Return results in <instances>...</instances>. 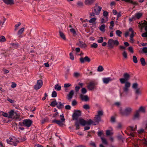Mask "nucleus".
<instances>
[{"mask_svg": "<svg viewBox=\"0 0 147 147\" xmlns=\"http://www.w3.org/2000/svg\"><path fill=\"white\" fill-rule=\"evenodd\" d=\"M123 78H120V82L121 84H124V85L123 88V92L120 93V96H121L123 94H127L129 90V88L131 86V83L128 82V80L130 78L129 74L127 72L124 73L123 75Z\"/></svg>", "mask_w": 147, "mask_h": 147, "instance_id": "nucleus-1", "label": "nucleus"}, {"mask_svg": "<svg viewBox=\"0 0 147 147\" xmlns=\"http://www.w3.org/2000/svg\"><path fill=\"white\" fill-rule=\"evenodd\" d=\"M94 123L93 121L90 119H89L88 121H86L83 119L80 118L78 120H76V121L75 125L76 127V129L78 130L80 129V124L83 126H84L86 125H89L91 124H93L94 125H96L95 124H93Z\"/></svg>", "mask_w": 147, "mask_h": 147, "instance_id": "nucleus-2", "label": "nucleus"}, {"mask_svg": "<svg viewBox=\"0 0 147 147\" xmlns=\"http://www.w3.org/2000/svg\"><path fill=\"white\" fill-rule=\"evenodd\" d=\"M102 9V7L100 6H98L96 4L95 6L92 8V12L90 13V18L92 16H94L95 15H98Z\"/></svg>", "mask_w": 147, "mask_h": 147, "instance_id": "nucleus-3", "label": "nucleus"}, {"mask_svg": "<svg viewBox=\"0 0 147 147\" xmlns=\"http://www.w3.org/2000/svg\"><path fill=\"white\" fill-rule=\"evenodd\" d=\"M119 44L118 41L117 40H113L112 39H109L108 42V47L110 49H113L114 46H117Z\"/></svg>", "mask_w": 147, "mask_h": 147, "instance_id": "nucleus-4", "label": "nucleus"}, {"mask_svg": "<svg viewBox=\"0 0 147 147\" xmlns=\"http://www.w3.org/2000/svg\"><path fill=\"white\" fill-rule=\"evenodd\" d=\"M132 111V109L130 107H126L124 111L120 110V113L123 116H127L129 115Z\"/></svg>", "mask_w": 147, "mask_h": 147, "instance_id": "nucleus-5", "label": "nucleus"}, {"mask_svg": "<svg viewBox=\"0 0 147 147\" xmlns=\"http://www.w3.org/2000/svg\"><path fill=\"white\" fill-rule=\"evenodd\" d=\"M20 115L13 110H11L9 112L8 118L17 119L20 118Z\"/></svg>", "mask_w": 147, "mask_h": 147, "instance_id": "nucleus-6", "label": "nucleus"}, {"mask_svg": "<svg viewBox=\"0 0 147 147\" xmlns=\"http://www.w3.org/2000/svg\"><path fill=\"white\" fill-rule=\"evenodd\" d=\"M138 84L137 83H133L132 84V88L135 89V93L136 95H140L141 94V92L140 88H138Z\"/></svg>", "mask_w": 147, "mask_h": 147, "instance_id": "nucleus-7", "label": "nucleus"}, {"mask_svg": "<svg viewBox=\"0 0 147 147\" xmlns=\"http://www.w3.org/2000/svg\"><path fill=\"white\" fill-rule=\"evenodd\" d=\"M32 123V121L30 119H26L23 120V123L24 126L28 127L31 126Z\"/></svg>", "mask_w": 147, "mask_h": 147, "instance_id": "nucleus-8", "label": "nucleus"}, {"mask_svg": "<svg viewBox=\"0 0 147 147\" xmlns=\"http://www.w3.org/2000/svg\"><path fill=\"white\" fill-rule=\"evenodd\" d=\"M81 115V112L80 111H75L72 116L73 120H78V117Z\"/></svg>", "mask_w": 147, "mask_h": 147, "instance_id": "nucleus-9", "label": "nucleus"}, {"mask_svg": "<svg viewBox=\"0 0 147 147\" xmlns=\"http://www.w3.org/2000/svg\"><path fill=\"white\" fill-rule=\"evenodd\" d=\"M42 84L43 82L42 80H37L36 84L34 86V89L36 90L39 89L42 86Z\"/></svg>", "mask_w": 147, "mask_h": 147, "instance_id": "nucleus-10", "label": "nucleus"}, {"mask_svg": "<svg viewBox=\"0 0 147 147\" xmlns=\"http://www.w3.org/2000/svg\"><path fill=\"white\" fill-rule=\"evenodd\" d=\"M7 142L8 144L16 146L17 145V143L19 142V141L16 139L13 140H9V139H7Z\"/></svg>", "mask_w": 147, "mask_h": 147, "instance_id": "nucleus-11", "label": "nucleus"}, {"mask_svg": "<svg viewBox=\"0 0 147 147\" xmlns=\"http://www.w3.org/2000/svg\"><path fill=\"white\" fill-rule=\"evenodd\" d=\"M96 84L94 82H91L89 83L87 87L90 90H92L94 88V86Z\"/></svg>", "mask_w": 147, "mask_h": 147, "instance_id": "nucleus-12", "label": "nucleus"}, {"mask_svg": "<svg viewBox=\"0 0 147 147\" xmlns=\"http://www.w3.org/2000/svg\"><path fill=\"white\" fill-rule=\"evenodd\" d=\"M80 60L81 63H83L85 61L89 62L90 61V59L88 57L86 56L84 58H80Z\"/></svg>", "mask_w": 147, "mask_h": 147, "instance_id": "nucleus-13", "label": "nucleus"}, {"mask_svg": "<svg viewBox=\"0 0 147 147\" xmlns=\"http://www.w3.org/2000/svg\"><path fill=\"white\" fill-rule=\"evenodd\" d=\"M64 121H62L61 120H53L52 121V123H55L60 126H62L63 124V122Z\"/></svg>", "mask_w": 147, "mask_h": 147, "instance_id": "nucleus-14", "label": "nucleus"}, {"mask_svg": "<svg viewBox=\"0 0 147 147\" xmlns=\"http://www.w3.org/2000/svg\"><path fill=\"white\" fill-rule=\"evenodd\" d=\"M95 1V0H85L84 3L86 5H91Z\"/></svg>", "mask_w": 147, "mask_h": 147, "instance_id": "nucleus-15", "label": "nucleus"}, {"mask_svg": "<svg viewBox=\"0 0 147 147\" xmlns=\"http://www.w3.org/2000/svg\"><path fill=\"white\" fill-rule=\"evenodd\" d=\"M80 96L82 100L87 101L89 100V98L87 95H84L82 94H80Z\"/></svg>", "mask_w": 147, "mask_h": 147, "instance_id": "nucleus-16", "label": "nucleus"}, {"mask_svg": "<svg viewBox=\"0 0 147 147\" xmlns=\"http://www.w3.org/2000/svg\"><path fill=\"white\" fill-rule=\"evenodd\" d=\"M102 80L104 83L107 84L109 82L111 81L112 79L110 78H103Z\"/></svg>", "mask_w": 147, "mask_h": 147, "instance_id": "nucleus-17", "label": "nucleus"}, {"mask_svg": "<svg viewBox=\"0 0 147 147\" xmlns=\"http://www.w3.org/2000/svg\"><path fill=\"white\" fill-rule=\"evenodd\" d=\"M140 117V113L139 111H137L134 114L133 117L134 120L138 119Z\"/></svg>", "mask_w": 147, "mask_h": 147, "instance_id": "nucleus-18", "label": "nucleus"}, {"mask_svg": "<svg viewBox=\"0 0 147 147\" xmlns=\"http://www.w3.org/2000/svg\"><path fill=\"white\" fill-rule=\"evenodd\" d=\"M77 45L80 47L82 48H85L87 47V45L82 41H80L79 43Z\"/></svg>", "mask_w": 147, "mask_h": 147, "instance_id": "nucleus-19", "label": "nucleus"}, {"mask_svg": "<svg viewBox=\"0 0 147 147\" xmlns=\"http://www.w3.org/2000/svg\"><path fill=\"white\" fill-rule=\"evenodd\" d=\"M5 4L7 5H12L14 4L13 0H3Z\"/></svg>", "mask_w": 147, "mask_h": 147, "instance_id": "nucleus-20", "label": "nucleus"}, {"mask_svg": "<svg viewBox=\"0 0 147 147\" xmlns=\"http://www.w3.org/2000/svg\"><path fill=\"white\" fill-rule=\"evenodd\" d=\"M137 129V125H135L134 127L133 126H129L127 127V129L129 131H135Z\"/></svg>", "mask_w": 147, "mask_h": 147, "instance_id": "nucleus-21", "label": "nucleus"}, {"mask_svg": "<svg viewBox=\"0 0 147 147\" xmlns=\"http://www.w3.org/2000/svg\"><path fill=\"white\" fill-rule=\"evenodd\" d=\"M59 36L63 40H66V38L64 34L61 31H59Z\"/></svg>", "mask_w": 147, "mask_h": 147, "instance_id": "nucleus-22", "label": "nucleus"}, {"mask_svg": "<svg viewBox=\"0 0 147 147\" xmlns=\"http://www.w3.org/2000/svg\"><path fill=\"white\" fill-rule=\"evenodd\" d=\"M74 94V91L73 90H71L68 95V99L71 100Z\"/></svg>", "mask_w": 147, "mask_h": 147, "instance_id": "nucleus-23", "label": "nucleus"}, {"mask_svg": "<svg viewBox=\"0 0 147 147\" xmlns=\"http://www.w3.org/2000/svg\"><path fill=\"white\" fill-rule=\"evenodd\" d=\"M24 28H22L20 29L18 32V34L19 35L20 37H22V36L21 35V34H22L23 32L24 31Z\"/></svg>", "mask_w": 147, "mask_h": 147, "instance_id": "nucleus-24", "label": "nucleus"}, {"mask_svg": "<svg viewBox=\"0 0 147 147\" xmlns=\"http://www.w3.org/2000/svg\"><path fill=\"white\" fill-rule=\"evenodd\" d=\"M94 120L95 122L98 123L101 121V117L96 115L94 118Z\"/></svg>", "mask_w": 147, "mask_h": 147, "instance_id": "nucleus-25", "label": "nucleus"}, {"mask_svg": "<svg viewBox=\"0 0 147 147\" xmlns=\"http://www.w3.org/2000/svg\"><path fill=\"white\" fill-rule=\"evenodd\" d=\"M64 107V105L60 102H58L57 103V107L59 109L63 108Z\"/></svg>", "mask_w": 147, "mask_h": 147, "instance_id": "nucleus-26", "label": "nucleus"}, {"mask_svg": "<svg viewBox=\"0 0 147 147\" xmlns=\"http://www.w3.org/2000/svg\"><path fill=\"white\" fill-rule=\"evenodd\" d=\"M122 1H125L126 2H128L129 3H131L132 4L134 5H137L138 4V3H137L136 2H134L133 1H132L131 0H121Z\"/></svg>", "mask_w": 147, "mask_h": 147, "instance_id": "nucleus-27", "label": "nucleus"}, {"mask_svg": "<svg viewBox=\"0 0 147 147\" xmlns=\"http://www.w3.org/2000/svg\"><path fill=\"white\" fill-rule=\"evenodd\" d=\"M129 34H131V35L130 36V37L131 38H133L134 37V32L132 29L131 28H130L129 29Z\"/></svg>", "mask_w": 147, "mask_h": 147, "instance_id": "nucleus-28", "label": "nucleus"}, {"mask_svg": "<svg viewBox=\"0 0 147 147\" xmlns=\"http://www.w3.org/2000/svg\"><path fill=\"white\" fill-rule=\"evenodd\" d=\"M77 4L78 7L82 8L84 6L83 3L81 1H78L77 3Z\"/></svg>", "mask_w": 147, "mask_h": 147, "instance_id": "nucleus-29", "label": "nucleus"}, {"mask_svg": "<svg viewBox=\"0 0 147 147\" xmlns=\"http://www.w3.org/2000/svg\"><path fill=\"white\" fill-rule=\"evenodd\" d=\"M6 41V39L5 37L3 36H0V42H3Z\"/></svg>", "mask_w": 147, "mask_h": 147, "instance_id": "nucleus-30", "label": "nucleus"}, {"mask_svg": "<svg viewBox=\"0 0 147 147\" xmlns=\"http://www.w3.org/2000/svg\"><path fill=\"white\" fill-rule=\"evenodd\" d=\"M55 89L58 91H59L61 90V87L58 84L55 85L54 87Z\"/></svg>", "mask_w": 147, "mask_h": 147, "instance_id": "nucleus-31", "label": "nucleus"}, {"mask_svg": "<svg viewBox=\"0 0 147 147\" xmlns=\"http://www.w3.org/2000/svg\"><path fill=\"white\" fill-rule=\"evenodd\" d=\"M57 102H56V100H55L54 101L52 102L50 104V105L54 107L55 106V105L57 106Z\"/></svg>", "mask_w": 147, "mask_h": 147, "instance_id": "nucleus-32", "label": "nucleus"}, {"mask_svg": "<svg viewBox=\"0 0 147 147\" xmlns=\"http://www.w3.org/2000/svg\"><path fill=\"white\" fill-rule=\"evenodd\" d=\"M105 24H102L100 26L99 28L101 31L104 32L105 31Z\"/></svg>", "mask_w": 147, "mask_h": 147, "instance_id": "nucleus-33", "label": "nucleus"}, {"mask_svg": "<svg viewBox=\"0 0 147 147\" xmlns=\"http://www.w3.org/2000/svg\"><path fill=\"white\" fill-rule=\"evenodd\" d=\"M144 131V130L142 128L138 130L137 132L138 133V136L140 134H142L143 133Z\"/></svg>", "mask_w": 147, "mask_h": 147, "instance_id": "nucleus-34", "label": "nucleus"}, {"mask_svg": "<svg viewBox=\"0 0 147 147\" xmlns=\"http://www.w3.org/2000/svg\"><path fill=\"white\" fill-rule=\"evenodd\" d=\"M104 69L102 66L100 65L97 68V71L98 72H101L103 71Z\"/></svg>", "mask_w": 147, "mask_h": 147, "instance_id": "nucleus-35", "label": "nucleus"}, {"mask_svg": "<svg viewBox=\"0 0 147 147\" xmlns=\"http://www.w3.org/2000/svg\"><path fill=\"white\" fill-rule=\"evenodd\" d=\"M140 60L142 65L143 66H144L146 65V62L144 59V58L142 57L140 59Z\"/></svg>", "mask_w": 147, "mask_h": 147, "instance_id": "nucleus-36", "label": "nucleus"}, {"mask_svg": "<svg viewBox=\"0 0 147 147\" xmlns=\"http://www.w3.org/2000/svg\"><path fill=\"white\" fill-rule=\"evenodd\" d=\"M101 139L102 142L103 144L106 145L108 144V142L105 138L103 137H101Z\"/></svg>", "mask_w": 147, "mask_h": 147, "instance_id": "nucleus-37", "label": "nucleus"}, {"mask_svg": "<svg viewBox=\"0 0 147 147\" xmlns=\"http://www.w3.org/2000/svg\"><path fill=\"white\" fill-rule=\"evenodd\" d=\"M142 15L141 13H137L135 14V16L136 18L139 19Z\"/></svg>", "mask_w": 147, "mask_h": 147, "instance_id": "nucleus-38", "label": "nucleus"}, {"mask_svg": "<svg viewBox=\"0 0 147 147\" xmlns=\"http://www.w3.org/2000/svg\"><path fill=\"white\" fill-rule=\"evenodd\" d=\"M137 111H139V113H140V111L144 113L145 112V110L143 107H140L139 110Z\"/></svg>", "mask_w": 147, "mask_h": 147, "instance_id": "nucleus-39", "label": "nucleus"}, {"mask_svg": "<svg viewBox=\"0 0 147 147\" xmlns=\"http://www.w3.org/2000/svg\"><path fill=\"white\" fill-rule=\"evenodd\" d=\"M83 108L86 110L89 109L90 108V107L89 105L86 104L84 105L83 107Z\"/></svg>", "mask_w": 147, "mask_h": 147, "instance_id": "nucleus-40", "label": "nucleus"}, {"mask_svg": "<svg viewBox=\"0 0 147 147\" xmlns=\"http://www.w3.org/2000/svg\"><path fill=\"white\" fill-rule=\"evenodd\" d=\"M103 111H99L97 112V115L100 116V117L103 115Z\"/></svg>", "mask_w": 147, "mask_h": 147, "instance_id": "nucleus-41", "label": "nucleus"}, {"mask_svg": "<svg viewBox=\"0 0 147 147\" xmlns=\"http://www.w3.org/2000/svg\"><path fill=\"white\" fill-rule=\"evenodd\" d=\"M90 47L91 48H96L98 47V45L96 43H94L92 44L91 45Z\"/></svg>", "mask_w": 147, "mask_h": 147, "instance_id": "nucleus-42", "label": "nucleus"}, {"mask_svg": "<svg viewBox=\"0 0 147 147\" xmlns=\"http://www.w3.org/2000/svg\"><path fill=\"white\" fill-rule=\"evenodd\" d=\"M132 59L133 62L135 63H137L138 62V60L136 56H133V57Z\"/></svg>", "mask_w": 147, "mask_h": 147, "instance_id": "nucleus-43", "label": "nucleus"}, {"mask_svg": "<svg viewBox=\"0 0 147 147\" xmlns=\"http://www.w3.org/2000/svg\"><path fill=\"white\" fill-rule=\"evenodd\" d=\"M116 33L117 35L118 36L120 37L121 36V34H122V32L120 30H117Z\"/></svg>", "mask_w": 147, "mask_h": 147, "instance_id": "nucleus-44", "label": "nucleus"}, {"mask_svg": "<svg viewBox=\"0 0 147 147\" xmlns=\"http://www.w3.org/2000/svg\"><path fill=\"white\" fill-rule=\"evenodd\" d=\"M96 18H93L91 19L89 21V23H92L96 21Z\"/></svg>", "mask_w": 147, "mask_h": 147, "instance_id": "nucleus-45", "label": "nucleus"}, {"mask_svg": "<svg viewBox=\"0 0 147 147\" xmlns=\"http://www.w3.org/2000/svg\"><path fill=\"white\" fill-rule=\"evenodd\" d=\"M74 76L76 78H78L80 76V74L79 73L75 72L74 73Z\"/></svg>", "mask_w": 147, "mask_h": 147, "instance_id": "nucleus-46", "label": "nucleus"}, {"mask_svg": "<svg viewBox=\"0 0 147 147\" xmlns=\"http://www.w3.org/2000/svg\"><path fill=\"white\" fill-rule=\"evenodd\" d=\"M69 55L70 59L72 60H74V57L73 55V52H71L69 53Z\"/></svg>", "mask_w": 147, "mask_h": 147, "instance_id": "nucleus-47", "label": "nucleus"}, {"mask_svg": "<svg viewBox=\"0 0 147 147\" xmlns=\"http://www.w3.org/2000/svg\"><path fill=\"white\" fill-rule=\"evenodd\" d=\"M103 41V39L102 37H100L99 38V39L97 40V42L99 43L102 42Z\"/></svg>", "mask_w": 147, "mask_h": 147, "instance_id": "nucleus-48", "label": "nucleus"}, {"mask_svg": "<svg viewBox=\"0 0 147 147\" xmlns=\"http://www.w3.org/2000/svg\"><path fill=\"white\" fill-rule=\"evenodd\" d=\"M122 55L125 58H127V54L126 52L125 51H123V53H122Z\"/></svg>", "mask_w": 147, "mask_h": 147, "instance_id": "nucleus-49", "label": "nucleus"}, {"mask_svg": "<svg viewBox=\"0 0 147 147\" xmlns=\"http://www.w3.org/2000/svg\"><path fill=\"white\" fill-rule=\"evenodd\" d=\"M52 96L53 97H55L57 96V93L56 91H53L52 93Z\"/></svg>", "mask_w": 147, "mask_h": 147, "instance_id": "nucleus-50", "label": "nucleus"}, {"mask_svg": "<svg viewBox=\"0 0 147 147\" xmlns=\"http://www.w3.org/2000/svg\"><path fill=\"white\" fill-rule=\"evenodd\" d=\"M21 25V23L20 22H18V24H16L15 25V31H16L20 25Z\"/></svg>", "mask_w": 147, "mask_h": 147, "instance_id": "nucleus-51", "label": "nucleus"}, {"mask_svg": "<svg viewBox=\"0 0 147 147\" xmlns=\"http://www.w3.org/2000/svg\"><path fill=\"white\" fill-rule=\"evenodd\" d=\"M81 92L82 94H85L87 90L85 88H83L81 89Z\"/></svg>", "mask_w": 147, "mask_h": 147, "instance_id": "nucleus-52", "label": "nucleus"}, {"mask_svg": "<svg viewBox=\"0 0 147 147\" xmlns=\"http://www.w3.org/2000/svg\"><path fill=\"white\" fill-rule=\"evenodd\" d=\"M70 30V32L73 34H76V32L74 29L71 28Z\"/></svg>", "mask_w": 147, "mask_h": 147, "instance_id": "nucleus-53", "label": "nucleus"}, {"mask_svg": "<svg viewBox=\"0 0 147 147\" xmlns=\"http://www.w3.org/2000/svg\"><path fill=\"white\" fill-rule=\"evenodd\" d=\"M128 50L129 51L132 53H134V51L132 47H129L128 48Z\"/></svg>", "mask_w": 147, "mask_h": 147, "instance_id": "nucleus-54", "label": "nucleus"}, {"mask_svg": "<svg viewBox=\"0 0 147 147\" xmlns=\"http://www.w3.org/2000/svg\"><path fill=\"white\" fill-rule=\"evenodd\" d=\"M112 133L111 132L110 130H107L106 131V134L107 136H109L111 135Z\"/></svg>", "mask_w": 147, "mask_h": 147, "instance_id": "nucleus-55", "label": "nucleus"}, {"mask_svg": "<svg viewBox=\"0 0 147 147\" xmlns=\"http://www.w3.org/2000/svg\"><path fill=\"white\" fill-rule=\"evenodd\" d=\"M5 117H7L8 118L9 115L6 113L3 112L2 114Z\"/></svg>", "mask_w": 147, "mask_h": 147, "instance_id": "nucleus-56", "label": "nucleus"}, {"mask_svg": "<svg viewBox=\"0 0 147 147\" xmlns=\"http://www.w3.org/2000/svg\"><path fill=\"white\" fill-rule=\"evenodd\" d=\"M72 105L73 106H74L77 105V102L75 100H74L72 102Z\"/></svg>", "mask_w": 147, "mask_h": 147, "instance_id": "nucleus-57", "label": "nucleus"}, {"mask_svg": "<svg viewBox=\"0 0 147 147\" xmlns=\"http://www.w3.org/2000/svg\"><path fill=\"white\" fill-rule=\"evenodd\" d=\"M71 85L69 83L65 84L64 85V87L65 88H68Z\"/></svg>", "mask_w": 147, "mask_h": 147, "instance_id": "nucleus-58", "label": "nucleus"}, {"mask_svg": "<svg viewBox=\"0 0 147 147\" xmlns=\"http://www.w3.org/2000/svg\"><path fill=\"white\" fill-rule=\"evenodd\" d=\"M80 49L79 48H76L75 49V51L76 53H78L80 52Z\"/></svg>", "mask_w": 147, "mask_h": 147, "instance_id": "nucleus-59", "label": "nucleus"}, {"mask_svg": "<svg viewBox=\"0 0 147 147\" xmlns=\"http://www.w3.org/2000/svg\"><path fill=\"white\" fill-rule=\"evenodd\" d=\"M103 15L105 17L107 16L108 15V12L107 11H105L103 13Z\"/></svg>", "mask_w": 147, "mask_h": 147, "instance_id": "nucleus-60", "label": "nucleus"}, {"mask_svg": "<svg viewBox=\"0 0 147 147\" xmlns=\"http://www.w3.org/2000/svg\"><path fill=\"white\" fill-rule=\"evenodd\" d=\"M71 106L69 105H67L65 106V109H66L69 110L71 109Z\"/></svg>", "mask_w": 147, "mask_h": 147, "instance_id": "nucleus-61", "label": "nucleus"}, {"mask_svg": "<svg viewBox=\"0 0 147 147\" xmlns=\"http://www.w3.org/2000/svg\"><path fill=\"white\" fill-rule=\"evenodd\" d=\"M16 84L15 83H14V82L12 83V84H11V86L12 88H15L16 87Z\"/></svg>", "mask_w": 147, "mask_h": 147, "instance_id": "nucleus-62", "label": "nucleus"}, {"mask_svg": "<svg viewBox=\"0 0 147 147\" xmlns=\"http://www.w3.org/2000/svg\"><path fill=\"white\" fill-rule=\"evenodd\" d=\"M142 36L144 37H147V32H146L143 33L142 34Z\"/></svg>", "mask_w": 147, "mask_h": 147, "instance_id": "nucleus-63", "label": "nucleus"}, {"mask_svg": "<svg viewBox=\"0 0 147 147\" xmlns=\"http://www.w3.org/2000/svg\"><path fill=\"white\" fill-rule=\"evenodd\" d=\"M143 144L146 146H147V141L144 140L142 141Z\"/></svg>", "mask_w": 147, "mask_h": 147, "instance_id": "nucleus-64", "label": "nucleus"}]
</instances>
